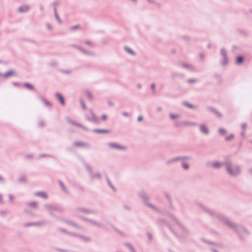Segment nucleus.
<instances>
[{
	"instance_id": "nucleus-44",
	"label": "nucleus",
	"mask_w": 252,
	"mask_h": 252,
	"mask_svg": "<svg viewBox=\"0 0 252 252\" xmlns=\"http://www.w3.org/2000/svg\"><path fill=\"white\" fill-rule=\"evenodd\" d=\"M182 166L183 168L185 170H188L189 168V164L185 162H182Z\"/></svg>"
},
{
	"instance_id": "nucleus-26",
	"label": "nucleus",
	"mask_w": 252,
	"mask_h": 252,
	"mask_svg": "<svg viewBox=\"0 0 252 252\" xmlns=\"http://www.w3.org/2000/svg\"><path fill=\"white\" fill-rule=\"evenodd\" d=\"M81 52L83 54L88 56H94L95 55L94 53L93 52L87 51L83 48H82Z\"/></svg>"
},
{
	"instance_id": "nucleus-24",
	"label": "nucleus",
	"mask_w": 252,
	"mask_h": 252,
	"mask_svg": "<svg viewBox=\"0 0 252 252\" xmlns=\"http://www.w3.org/2000/svg\"><path fill=\"white\" fill-rule=\"evenodd\" d=\"M105 179H106V182L108 184V185L109 186V187L114 191H116V188L114 187V186L113 185V184H112V183L110 182L108 177L107 176V175H106L105 176Z\"/></svg>"
},
{
	"instance_id": "nucleus-28",
	"label": "nucleus",
	"mask_w": 252,
	"mask_h": 252,
	"mask_svg": "<svg viewBox=\"0 0 252 252\" xmlns=\"http://www.w3.org/2000/svg\"><path fill=\"white\" fill-rule=\"evenodd\" d=\"M84 94H85V96L86 97H87V98H88L89 100H93V95L92 94H91V93L90 92H89L88 90H86L84 92Z\"/></svg>"
},
{
	"instance_id": "nucleus-18",
	"label": "nucleus",
	"mask_w": 252,
	"mask_h": 252,
	"mask_svg": "<svg viewBox=\"0 0 252 252\" xmlns=\"http://www.w3.org/2000/svg\"><path fill=\"white\" fill-rule=\"evenodd\" d=\"M93 131L94 133H99V134H108L111 132L110 130L106 129H99L96 128L94 129Z\"/></svg>"
},
{
	"instance_id": "nucleus-34",
	"label": "nucleus",
	"mask_w": 252,
	"mask_h": 252,
	"mask_svg": "<svg viewBox=\"0 0 252 252\" xmlns=\"http://www.w3.org/2000/svg\"><path fill=\"white\" fill-rule=\"evenodd\" d=\"M67 119L68 122L69 123H70L71 124L73 125V126H77L78 127L80 126V123L76 122H75L74 121H72L69 117H67Z\"/></svg>"
},
{
	"instance_id": "nucleus-17",
	"label": "nucleus",
	"mask_w": 252,
	"mask_h": 252,
	"mask_svg": "<svg viewBox=\"0 0 252 252\" xmlns=\"http://www.w3.org/2000/svg\"><path fill=\"white\" fill-rule=\"evenodd\" d=\"M23 86L24 88H26L28 90H29L30 91H33L34 92L36 91L37 90L35 89L34 86L33 84L29 83V82H26L24 83L23 84Z\"/></svg>"
},
{
	"instance_id": "nucleus-11",
	"label": "nucleus",
	"mask_w": 252,
	"mask_h": 252,
	"mask_svg": "<svg viewBox=\"0 0 252 252\" xmlns=\"http://www.w3.org/2000/svg\"><path fill=\"white\" fill-rule=\"evenodd\" d=\"M172 219L174 221L181 227V228L187 234H189L190 232L189 229L187 228L184 226L175 217H173Z\"/></svg>"
},
{
	"instance_id": "nucleus-49",
	"label": "nucleus",
	"mask_w": 252,
	"mask_h": 252,
	"mask_svg": "<svg viewBox=\"0 0 252 252\" xmlns=\"http://www.w3.org/2000/svg\"><path fill=\"white\" fill-rule=\"evenodd\" d=\"M39 157L40 158H53L54 156L53 155H47V154H40L39 156Z\"/></svg>"
},
{
	"instance_id": "nucleus-4",
	"label": "nucleus",
	"mask_w": 252,
	"mask_h": 252,
	"mask_svg": "<svg viewBox=\"0 0 252 252\" xmlns=\"http://www.w3.org/2000/svg\"><path fill=\"white\" fill-rule=\"evenodd\" d=\"M52 217L55 218L56 220H61L68 225L73 226L75 228H78L80 230H81L83 229V227L77 224V223H76L75 222H74V221H73L72 220H68L65 219L63 218H60V217L56 216L55 214V216H52Z\"/></svg>"
},
{
	"instance_id": "nucleus-23",
	"label": "nucleus",
	"mask_w": 252,
	"mask_h": 252,
	"mask_svg": "<svg viewBox=\"0 0 252 252\" xmlns=\"http://www.w3.org/2000/svg\"><path fill=\"white\" fill-rule=\"evenodd\" d=\"M73 145L76 147H87V148L89 147V146L88 144L80 141H75L74 142Z\"/></svg>"
},
{
	"instance_id": "nucleus-1",
	"label": "nucleus",
	"mask_w": 252,
	"mask_h": 252,
	"mask_svg": "<svg viewBox=\"0 0 252 252\" xmlns=\"http://www.w3.org/2000/svg\"><path fill=\"white\" fill-rule=\"evenodd\" d=\"M198 206L209 216L213 218L217 219L221 222L225 223L228 227L234 230L238 234L240 235V232L241 230L245 231L248 234H249V231L245 227L243 226L239 227L236 223L229 221L225 216L221 214H217L214 211L211 210L206 208L201 204H198Z\"/></svg>"
},
{
	"instance_id": "nucleus-8",
	"label": "nucleus",
	"mask_w": 252,
	"mask_h": 252,
	"mask_svg": "<svg viewBox=\"0 0 252 252\" xmlns=\"http://www.w3.org/2000/svg\"><path fill=\"white\" fill-rule=\"evenodd\" d=\"M90 114H91V117H89L88 116L86 117V119L87 121L90 122H92L95 124H98L99 123V121L98 119L96 117L94 113L92 110H90Z\"/></svg>"
},
{
	"instance_id": "nucleus-20",
	"label": "nucleus",
	"mask_w": 252,
	"mask_h": 252,
	"mask_svg": "<svg viewBox=\"0 0 252 252\" xmlns=\"http://www.w3.org/2000/svg\"><path fill=\"white\" fill-rule=\"evenodd\" d=\"M207 108L208 110L210 111L211 112L215 114L219 118H222V115L215 108L212 107L211 106H207Z\"/></svg>"
},
{
	"instance_id": "nucleus-9",
	"label": "nucleus",
	"mask_w": 252,
	"mask_h": 252,
	"mask_svg": "<svg viewBox=\"0 0 252 252\" xmlns=\"http://www.w3.org/2000/svg\"><path fill=\"white\" fill-rule=\"evenodd\" d=\"M108 145L109 147L113 149L120 150H126L127 149V147L126 146L121 145L117 143H108Z\"/></svg>"
},
{
	"instance_id": "nucleus-5",
	"label": "nucleus",
	"mask_w": 252,
	"mask_h": 252,
	"mask_svg": "<svg viewBox=\"0 0 252 252\" xmlns=\"http://www.w3.org/2000/svg\"><path fill=\"white\" fill-rule=\"evenodd\" d=\"M220 54L223 58V60L220 62L222 66H226L229 63L228 58L227 57V52L224 47L220 49Z\"/></svg>"
},
{
	"instance_id": "nucleus-53",
	"label": "nucleus",
	"mask_w": 252,
	"mask_h": 252,
	"mask_svg": "<svg viewBox=\"0 0 252 252\" xmlns=\"http://www.w3.org/2000/svg\"><path fill=\"white\" fill-rule=\"evenodd\" d=\"M28 205L32 207H36L37 206V203L36 201H32L28 203Z\"/></svg>"
},
{
	"instance_id": "nucleus-39",
	"label": "nucleus",
	"mask_w": 252,
	"mask_h": 252,
	"mask_svg": "<svg viewBox=\"0 0 252 252\" xmlns=\"http://www.w3.org/2000/svg\"><path fill=\"white\" fill-rule=\"evenodd\" d=\"M35 93L36 94L37 97L39 99H40L42 102L44 101V100L45 99L43 96H42L37 91H35Z\"/></svg>"
},
{
	"instance_id": "nucleus-54",
	"label": "nucleus",
	"mask_w": 252,
	"mask_h": 252,
	"mask_svg": "<svg viewBox=\"0 0 252 252\" xmlns=\"http://www.w3.org/2000/svg\"><path fill=\"white\" fill-rule=\"evenodd\" d=\"M112 228H113V230L116 231L118 233L120 234L121 236H124L123 233L121 230H119L118 229H117V228L113 226H112Z\"/></svg>"
},
{
	"instance_id": "nucleus-59",
	"label": "nucleus",
	"mask_w": 252,
	"mask_h": 252,
	"mask_svg": "<svg viewBox=\"0 0 252 252\" xmlns=\"http://www.w3.org/2000/svg\"><path fill=\"white\" fill-rule=\"evenodd\" d=\"M55 250L59 252H68V251L66 250L58 248H55Z\"/></svg>"
},
{
	"instance_id": "nucleus-36",
	"label": "nucleus",
	"mask_w": 252,
	"mask_h": 252,
	"mask_svg": "<svg viewBox=\"0 0 252 252\" xmlns=\"http://www.w3.org/2000/svg\"><path fill=\"white\" fill-rule=\"evenodd\" d=\"M167 226H168V227L169 228V229H170V230L171 231V232L172 233H173L174 234V235L175 236V235H176V234L177 233V232L173 228V227L171 225V224H170L169 223H167Z\"/></svg>"
},
{
	"instance_id": "nucleus-63",
	"label": "nucleus",
	"mask_w": 252,
	"mask_h": 252,
	"mask_svg": "<svg viewBox=\"0 0 252 252\" xmlns=\"http://www.w3.org/2000/svg\"><path fill=\"white\" fill-rule=\"evenodd\" d=\"M81 239L84 240L86 242H89L91 240V239L89 237H87L83 235L82 237H81Z\"/></svg>"
},
{
	"instance_id": "nucleus-51",
	"label": "nucleus",
	"mask_w": 252,
	"mask_h": 252,
	"mask_svg": "<svg viewBox=\"0 0 252 252\" xmlns=\"http://www.w3.org/2000/svg\"><path fill=\"white\" fill-rule=\"evenodd\" d=\"M184 125V122H181V121H177L175 124V126L176 127H180Z\"/></svg>"
},
{
	"instance_id": "nucleus-33",
	"label": "nucleus",
	"mask_w": 252,
	"mask_h": 252,
	"mask_svg": "<svg viewBox=\"0 0 252 252\" xmlns=\"http://www.w3.org/2000/svg\"><path fill=\"white\" fill-rule=\"evenodd\" d=\"M146 205L156 211H158V212L160 211L158 208L156 207L155 205H153L151 203H146Z\"/></svg>"
},
{
	"instance_id": "nucleus-30",
	"label": "nucleus",
	"mask_w": 252,
	"mask_h": 252,
	"mask_svg": "<svg viewBox=\"0 0 252 252\" xmlns=\"http://www.w3.org/2000/svg\"><path fill=\"white\" fill-rule=\"evenodd\" d=\"M58 183L60 185V186H61L62 190L65 193H67L68 191H67V189L66 188V187L65 186V185H64V184L62 182V181L60 180H58Z\"/></svg>"
},
{
	"instance_id": "nucleus-55",
	"label": "nucleus",
	"mask_w": 252,
	"mask_h": 252,
	"mask_svg": "<svg viewBox=\"0 0 252 252\" xmlns=\"http://www.w3.org/2000/svg\"><path fill=\"white\" fill-rule=\"evenodd\" d=\"M43 102L45 104V105L47 106L51 107L52 106L51 103L46 99H45Z\"/></svg>"
},
{
	"instance_id": "nucleus-15",
	"label": "nucleus",
	"mask_w": 252,
	"mask_h": 252,
	"mask_svg": "<svg viewBox=\"0 0 252 252\" xmlns=\"http://www.w3.org/2000/svg\"><path fill=\"white\" fill-rule=\"evenodd\" d=\"M16 75V72L14 69H11L8 70L4 73L2 75V76L4 78H7L11 76H14Z\"/></svg>"
},
{
	"instance_id": "nucleus-57",
	"label": "nucleus",
	"mask_w": 252,
	"mask_h": 252,
	"mask_svg": "<svg viewBox=\"0 0 252 252\" xmlns=\"http://www.w3.org/2000/svg\"><path fill=\"white\" fill-rule=\"evenodd\" d=\"M45 126V124L44 122L42 120L40 121L38 124V127H43Z\"/></svg>"
},
{
	"instance_id": "nucleus-29",
	"label": "nucleus",
	"mask_w": 252,
	"mask_h": 252,
	"mask_svg": "<svg viewBox=\"0 0 252 252\" xmlns=\"http://www.w3.org/2000/svg\"><path fill=\"white\" fill-rule=\"evenodd\" d=\"M171 77L173 78H175L176 77L183 78L184 77V75L182 73H179L177 72H173L171 74Z\"/></svg>"
},
{
	"instance_id": "nucleus-22",
	"label": "nucleus",
	"mask_w": 252,
	"mask_h": 252,
	"mask_svg": "<svg viewBox=\"0 0 252 252\" xmlns=\"http://www.w3.org/2000/svg\"><path fill=\"white\" fill-rule=\"evenodd\" d=\"M34 195L40 197L43 199H47L48 198V195L44 191H38L35 192L34 193Z\"/></svg>"
},
{
	"instance_id": "nucleus-21",
	"label": "nucleus",
	"mask_w": 252,
	"mask_h": 252,
	"mask_svg": "<svg viewBox=\"0 0 252 252\" xmlns=\"http://www.w3.org/2000/svg\"><path fill=\"white\" fill-rule=\"evenodd\" d=\"M30 6L27 5H24L20 6L18 8V12H28L30 10Z\"/></svg>"
},
{
	"instance_id": "nucleus-3",
	"label": "nucleus",
	"mask_w": 252,
	"mask_h": 252,
	"mask_svg": "<svg viewBox=\"0 0 252 252\" xmlns=\"http://www.w3.org/2000/svg\"><path fill=\"white\" fill-rule=\"evenodd\" d=\"M44 208L48 212L50 216H55L54 211H57L60 213H63L65 212L64 208L60 206H55L52 204H45Z\"/></svg>"
},
{
	"instance_id": "nucleus-13",
	"label": "nucleus",
	"mask_w": 252,
	"mask_h": 252,
	"mask_svg": "<svg viewBox=\"0 0 252 252\" xmlns=\"http://www.w3.org/2000/svg\"><path fill=\"white\" fill-rule=\"evenodd\" d=\"M55 96L59 102L60 103L61 105L63 106L65 105V99L64 96L62 94L60 93H56L55 94Z\"/></svg>"
},
{
	"instance_id": "nucleus-6",
	"label": "nucleus",
	"mask_w": 252,
	"mask_h": 252,
	"mask_svg": "<svg viewBox=\"0 0 252 252\" xmlns=\"http://www.w3.org/2000/svg\"><path fill=\"white\" fill-rule=\"evenodd\" d=\"M191 158L190 156H180L175 157L171 159L167 160V163L168 164H171L179 160H190Z\"/></svg>"
},
{
	"instance_id": "nucleus-25",
	"label": "nucleus",
	"mask_w": 252,
	"mask_h": 252,
	"mask_svg": "<svg viewBox=\"0 0 252 252\" xmlns=\"http://www.w3.org/2000/svg\"><path fill=\"white\" fill-rule=\"evenodd\" d=\"M183 104L185 106L187 107L188 108H189V109H194L197 108V107L196 106H195L191 103H189L188 102H186V101L183 102Z\"/></svg>"
},
{
	"instance_id": "nucleus-14",
	"label": "nucleus",
	"mask_w": 252,
	"mask_h": 252,
	"mask_svg": "<svg viewBox=\"0 0 252 252\" xmlns=\"http://www.w3.org/2000/svg\"><path fill=\"white\" fill-rule=\"evenodd\" d=\"M139 195L140 197V198L142 199L143 201L146 205V203H148V201L149 199V197L148 194L144 191H141L139 193Z\"/></svg>"
},
{
	"instance_id": "nucleus-38",
	"label": "nucleus",
	"mask_w": 252,
	"mask_h": 252,
	"mask_svg": "<svg viewBox=\"0 0 252 252\" xmlns=\"http://www.w3.org/2000/svg\"><path fill=\"white\" fill-rule=\"evenodd\" d=\"M91 176V179H94L95 178H96L97 179H99L100 178V174L98 172L96 173L95 174H93V173L90 174Z\"/></svg>"
},
{
	"instance_id": "nucleus-41",
	"label": "nucleus",
	"mask_w": 252,
	"mask_h": 252,
	"mask_svg": "<svg viewBox=\"0 0 252 252\" xmlns=\"http://www.w3.org/2000/svg\"><path fill=\"white\" fill-rule=\"evenodd\" d=\"M182 65L183 67L189 69H192L193 68V66L191 64H188L187 63H183Z\"/></svg>"
},
{
	"instance_id": "nucleus-64",
	"label": "nucleus",
	"mask_w": 252,
	"mask_h": 252,
	"mask_svg": "<svg viewBox=\"0 0 252 252\" xmlns=\"http://www.w3.org/2000/svg\"><path fill=\"white\" fill-rule=\"evenodd\" d=\"M80 104L81 105L82 108L83 109H86V104H85V102L83 100H80Z\"/></svg>"
},
{
	"instance_id": "nucleus-32",
	"label": "nucleus",
	"mask_w": 252,
	"mask_h": 252,
	"mask_svg": "<svg viewBox=\"0 0 252 252\" xmlns=\"http://www.w3.org/2000/svg\"><path fill=\"white\" fill-rule=\"evenodd\" d=\"M124 49H125V51L126 52H127L128 53H129V54L132 55H135V52L132 49L129 48L128 47L125 46L124 47Z\"/></svg>"
},
{
	"instance_id": "nucleus-56",
	"label": "nucleus",
	"mask_w": 252,
	"mask_h": 252,
	"mask_svg": "<svg viewBox=\"0 0 252 252\" xmlns=\"http://www.w3.org/2000/svg\"><path fill=\"white\" fill-rule=\"evenodd\" d=\"M124 245L126 247L128 248L129 250L132 249V247H133L132 245L130 243L128 242L125 243Z\"/></svg>"
},
{
	"instance_id": "nucleus-10",
	"label": "nucleus",
	"mask_w": 252,
	"mask_h": 252,
	"mask_svg": "<svg viewBox=\"0 0 252 252\" xmlns=\"http://www.w3.org/2000/svg\"><path fill=\"white\" fill-rule=\"evenodd\" d=\"M47 223V222L46 221H41L38 222H30L26 223L24 224V226L26 227L32 226H40L41 225H45Z\"/></svg>"
},
{
	"instance_id": "nucleus-35",
	"label": "nucleus",
	"mask_w": 252,
	"mask_h": 252,
	"mask_svg": "<svg viewBox=\"0 0 252 252\" xmlns=\"http://www.w3.org/2000/svg\"><path fill=\"white\" fill-rule=\"evenodd\" d=\"M84 165L86 167V169L89 171L90 174H92V168L91 167V166L85 162H84Z\"/></svg>"
},
{
	"instance_id": "nucleus-47",
	"label": "nucleus",
	"mask_w": 252,
	"mask_h": 252,
	"mask_svg": "<svg viewBox=\"0 0 252 252\" xmlns=\"http://www.w3.org/2000/svg\"><path fill=\"white\" fill-rule=\"evenodd\" d=\"M197 125V123H193V122H187V121L184 122V126H188V125L196 126Z\"/></svg>"
},
{
	"instance_id": "nucleus-43",
	"label": "nucleus",
	"mask_w": 252,
	"mask_h": 252,
	"mask_svg": "<svg viewBox=\"0 0 252 252\" xmlns=\"http://www.w3.org/2000/svg\"><path fill=\"white\" fill-rule=\"evenodd\" d=\"M219 133L221 135H224L226 133V130L223 128H220Z\"/></svg>"
},
{
	"instance_id": "nucleus-42",
	"label": "nucleus",
	"mask_w": 252,
	"mask_h": 252,
	"mask_svg": "<svg viewBox=\"0 0 252 252\" xmlns=\"http://www.w3.org/2000/svg\"><path fill=\"white\" fill-rule=\"evenodd\" d=\"M164 194L165 197L166 198V199H167L168 203H171V202L172 201V199H171V198L170 195L166 192H164Z\"/></svg>"
},
{
	"instance_id": "nucleus-2",
	"label": "nucleus",
	"mask_w": 252,
	"mask_h": 252,
	"mask_svg": "<svg viewBox=\"0 0 252 252\" xmlns=\"http://www.w3.org/2000/svg\"><path fill=\"white\" fill-rule=\"evenodd\" d=\"M232 164L231 161L228 159H225L223 162L216 161L211 163L212 166L216 169H219L222 165H225L226 171L230 176L237 177L241 173V167L238 164H236L234 165V169H233Z\"/></svg>"
},
{
	"instance_id": "nucleus-37",
	"label": "nucleus",
	"mask_w": 252,
	"mask_h": 252,
	"mask_svg": "<svg viewBox=\"0 0 252 252\" xmlns=\"http://www.w3.org/2000/svg\"><path fill=\"white\" fill-rule=\"evenodd\" d=\"M73 186L78 189H79L81 191H84V188L81 186H80L78 183H74L73 184Z\"/></svg>"
},
{
	"instance_id": "nucleus-7",
	"label": "nucleus",
	"mask_w": 252,
	"mask_h": 252,
	"mask_svg": "<svg viewBox=\"0 0 252 252\" xmlns=\"http://www.w3.org/2000/svg\"><path fill=\"white\" fill-rule=\"evenodd\" d=\"M81 220H83L85 221H87V222H90L91 224H93V225H95L96 226H97V227H103V224L100 223V222H98L97 221H96L93 220H91V219H88L87 218H85V217H82V216H79L78 217Z\"/></svg>"
},
{
	"instance_id": "nucleus-46",
	"label": "nucleus",
	"mask_w": 252,
	"mask_h": 252,
	"mask_svg": "<svg viewBox=\"0 0 252 252\" xmlns=\"http://www.w3.org/2000/svg\"><path fill=\"white\" fill-rule=\"evenodd\" d=\"M234 138V135L233 134H230L229 135L225 137V140L226 141H229Z\"/></svg>"
},
{
	"instance_id": "nucleus-62",
	"label": "nucleus",
	"mask_w": 252,
	"mask_h": 252,
	"mask_svg": "<svg viewBox=\"0 0 252 252\" xmlns=\"http://www.w3.org/2000/svg\"><path fill=\"white\" fill-rule=\"evenodd\" d=\"M197 80L194 78H190L188 80V82L189 84L195 83Z\"/></svg>"
},
{
	"instance_id": "nucleus-58",
	"label": "nucleus",
	"mask_w": 252,
	"mask_h": 252,
	"mask_svg": "<svg viewBox=\"0 0 252 252\" xmlns=\"http://www.w3.org/2000/svg\"><path fill=\"white\" fill-rule=\"evenodd\" d=\"M78 127L81 128L82 129H84V130H85L86 131H88L89 130V129L88 127L83 126V125H82L80 123V126Z\"/></svg>"
},
{
	"instance_id": "nucleus-12",
	"label": "nucleus",
	"mask_w": 252,
	"mask_h": 252,
	"mask_svg": "<svg viewBox=\"0 0 252 252\" xmlns=\"http://www.w3.org/2000/svg\"><path fill=\"white\" fill-rule=\"evenodd\" d=\"M76 211L80 212H83L85 214H96L97 212L95 210H90L83 207H78L76 209Z\"/></svg>"
},
{
	"instance_id": "nucleus-16",
	"label": "nucleus",
	"mask_w": 252,
	"mask_h": 252,
	"mask_svg": "<svg viewBox=\"0 0 252 252\" xmlns=\"http://www.w3.org/2000/svg\"><path fill=\"white\" fill-rule=\"evenodd\" d=\"M199 129L200 132L206 135H208L209 133V130L208 129V128L207 126L205 124L200 125L199 126Z\"/></svg>"
},
{
	"instance_id": "nucleus-45",
	"label": "nucleus",
	"mask_w": 252,
	"mask_h": 252,
	"mask_svg": "<svg viewBox=\"0 0 252 252\" xmlns=\"http://www.w3.org/2000/svg\"><path fill=\"white\" fill-rule=\"evenodd\" d=\"M169 117L171 120H175L179 118V116L177 114H173V113H170L169 114Z\"/></svg>"
},
{
	"instance_id": "nucleus-60",
	"label": "nucleus",
	"mask_w": 252,
	"mask_h": 252,
	"mask_svg": "<svg viewBox=\"0 0 252 252\" xmlns=\"http://www.w3.org/2000/svg\"><path fill=\"white\" fill-rule=\"evenodd\" d=\"M59 230L62 232H63L66 234H68V231L66 230L64 228H59Z\"/></svg>"
},
{
	"instance_id": "nucleus-61",
	"label": "nucleus",
	"mask_w": 252,
	"mask_h": 252,
	"mask_svg": "<svg viewBox=\"0 0 252 252\" xmlns=\"http://www.w3.org/2000/svg\"><path fill=\"white\" fill-rule=\"evenodd\" d=\"M24 40L26 41H28V42H30L34 43V44H37V42L36 41H35L34 40L32 39L27 38V39H25Z\"/></svg>"
},
{
	"instance_id": "nucleus-48",
	"label": "nucleus",
	"mask_w": 252,
	"mask_h": 252,
	"mask_svg": "<svg viewBox=\"0 0 252 252\" xmlns=\"http://www.w3.org/2000/svg\"><path fill=\"white\" fill-rule=\"evenodd\" d=\"M175 236L180 241L185 240V238L182 234H179L178 233L175 235Z\"/></svg>"
},
{
	"instance_id": "nucleus-40",
	"label": "nucleus",
	"mask_w": 252,
	"mask_h": 252,
	"mask_svg": "<svg viewBox=\"0 0 252 252\" xmlns=\"http://www.w3.org/2000/svg\"><path fill=\"white\" fill-rule=\"evenodd\" d=\"M18 182L19 183L25 184L26 183V179L24 176H23L18 179Z\"/></svg>"
},
{
	"instance_id": "nucleus-27",
	"label": "nucleus",
	"mask_w": 252,
	"mask_h": 252,
	"mask_svg": "<svg viewBox=\"0 0 252 252\" xmlns=\"http://www.w3.org/2000/svg\"><path fill=\"white\" fill-rule=\"evenodd\" d=\"M214 76L219 84H220L222 82V79L221 76L220 74L217 73H215L214 74Z\"/></svg>"
},
{
	"instance_id": "nucleus-52",
	"label": "nucleus",
	"mask_w": 252,
	"mask_h": 252,
	"mask_svg": "<svg viewBox=\"0 0 252 252\" xmlns=\"http://www.w3.org/2000/svg\"><path fill=\"white\" fill-rule=\"evenodd\" d=\"M80 28V25H76L70 27L69 29L70 30H75L79 29Z\"/></svg>"
},
{
	"instance_id": "nucleus-31",
	"label": "nucleus",
	"mask_w": 252,
	"mask_h": 252,
	"mask_svg": "<svg viewBox=\"0 0 252 252\" xmlns=\"http://www.w3.org/2000/svg\"><path fill=\"white\" fill-rule=\"evenodd\" d=\"M54 15L56 19L58 21L59 24H61L62 23V20H61L59 15L57 13V9L56 7H54Z\"/></svg>"
},
{
	"instance_id": "nucleus-50",
	"label": "nucleus",
	"mask_w": 252,
	"mask_h": 252,
	"mask_svg": "<svg viewBox=\"0 0 252 252\" xmlns=\"http://www.w3.org/2000/svg\"><path fill=\"white\" fill-rule=\"evenodd\" d=\"M239 32L240 34H241L242 35H243L244 36H247L248 35V33H247V32L245 31V30H239Z\"/></svg>"
},
{
	"instance_id": "nucleus-19",
	"label": "nucleus",
	"mask_w": 252,
	"mask_h": 252,
	"mask_svg": "<svg viewBox=\"0 0 252 252\" xmlns=\"http://www.w3.org/2000/svg\"><path fill=\"white\" fill-rule=\"evenodd\" d=\"M244 57L243 55H240L236 57L235 63L237 65H241L244 63Z\"/></svg>"
}]
</instances>
